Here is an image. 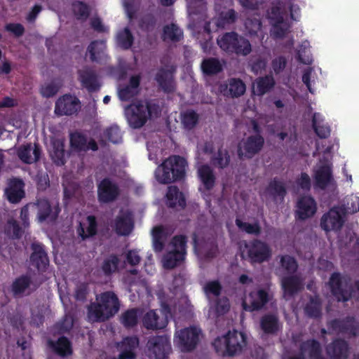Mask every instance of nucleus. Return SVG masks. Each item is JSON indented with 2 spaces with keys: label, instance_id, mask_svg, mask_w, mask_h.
<instances>
[{
  "label": "nucleus",
  "instance_id": "9d476101",
  "mask_svg": "<svg viewBox=\"0 0 359 359\" xmlns=\"http://www.w3.org/2000/svg\"><path fill=\"white\" fill-rule=\"evenodd\" d=\"M327 326L331 331L346 334L349 337H355L359 334V325H356L355 318L353 316L331 320L327 322Z\"/></svg>",
  "mask_w": 359,
  "mask_h": 359
},
{
  "label": "nucleus",
  "instance_id": "7c9ffc66",
  "mask_svg": "<svg viewBox=\"0 0 359 359\" xmlns=\"http://www.w3.org/2000/svg\"><path fill=\"white\" fill-rule=\"evenodd\" d=\"M142 324L147 330H161L167 326L168 320L165 318H160L156 311L150 310L144 314Z\"/></svg>",
  "mask_w": 359,
  "mask_h": 359
},
{
  "label": "nucleus",
  "instance_id": "052dcab7",
  "mask_svg": "<svg viewBox=\"0 0 359 359\" xmlns=\"http://www.w3.org/2000/svg\"><path fill=\"white\" fill-rule=\"evenodd\" d=\"M89 292V284L86 282H81L76 285L74 297L76 301L84 302L86 301Z\"/></svg>",
  "mask_w": 359,
  "mask_h": 359
},
{
  "label": "nucleus",
  "instance_id": "7ed1b4c3",
  "mask_svg": "<svg viewBox=\"0 0 359 359\" xmlns=\"http://www.w3.org/2000/svg\"><path fill=\"white\" fill-rule=\"evenodd\" d=\"M159 113L158 104L147 100H138L126 108L128 121L133 128H142L149 118L158 116Z\"/></svg>",
  "mask_w": 359,
  "mask_h": 359
},
{
  "label": "nucleus",
  "instance_id": "412c9836",
  "mask_svg": "<svg viewBox=\"0 0 359 359\" xmlns=\"http://www.w3.org/2000/svg\"><path fill=\"white\" fill-rule=\"evenodd\" d=\"M31 250L32 252L29 257L30 264L39 271L45 270L49 264V259L44 245L41 243L34 242L31 244Z\"/></svg>",
  "mask_w": 359,
  "mask_h": 359
},
{
  "label": "nucleus",
  "instance_id": "bb28decb",
  "mask_svg": "<svg viewBox=\"0 0 359 359\" xmlns=\"http://www.w3.org/2000/svg\"><path fill=\"white\" fill-rule=\"evenodd\" d=\"M34 205L38 210L37 218L39 222H43L48 219L54 222L57 218L59 209L56 208L55 211L53 212L50 202L47 199H37Z\"/></svg>",
  "mask_w": 359,
  "mask_h": 359
},
{
  "label": "nucleus",
  "instance_id": "774afa93",
  "mask_svg": "<svg viewBox=\"0 0 359 359\" xmlns=\"http://www.w3.org/2000/svg\"><path fill=\"white\" fill-rule=\"evenodd\" d=\"M139 90H134L133 88L126 85L122 88H118V95L121 101H129L130 99L136 96Z\"/></svg>",
  "mask_w": 359,
  "mask_h": 359
},
{
  "label": "nucleus",
  "instance_id": "f8f14e48",
  "mask_svg": "<svg viewBox=\"0 0 359 359\" xmlns=\"http://www.w3.org/2000/svg\"><path fill=\"white\" fill-rule=\"evenodd\" d=\"M149 355L154 359H167L171 350L169 339L166 336H154L147 344Z\"/></svg>",
  "mask_w": 359,
  "mask_h": 359
},
{
  "label": "nucleus",
  "instance_id": "f3484780",
  "mask_svg": "<svg viewBox=\"0 0 359 359\" xmlns=\"http://www.w3.org/2000/svg\"><path fill=\"white\" fill-rule=\"evenodd\" d=\"M69 144L72 150L76 152L98 150L97 143L94 139L90 138L88 141L87 136L78 131L70 133Z\"/></svg>",
  "mask_w": 359,
  "mask_h": 359
},
{
  "label": "nucleus",
  "instance_id": "cd10ccee",
  "mask_svg": "<svg viewBox=\"0 0 359 359\" xmlns=\"http://www.w3.org/2000/svg\"><path fill=\"white\" fill-rule=\"evenodd\" d=\"M299 350L302 353H308L309 359H327L323 355L320 343L315 339H307L301 343Z\"/></svg>",
  "mask_w": 359,
  "mask_h": 359
},
{
  "label": "nucleus",
  "instance_id": "aec40b11",
  "mask_svg": "<svg viewBox=\"0 0 359 359\" xmlns=\"http://www.w3.org/2000/svg\"><path fill=\"white\" fill-rule=\"evenodd\" d=\"M116 233L119 236H128L134 228L133 216L130 211L121 210L114 223Z\"/></svg>",
  "mask_w": 359,
  "mask_h": 359
},
{
  "label": "nucleus",
  "instance_id": "6e6d98bb",
  "mask_svg": "<svg viewBox=\"0 0 359 359\" xmlns=\"http://www.w3.org/2000/svg\"><path fill=\"white\" fill-rule=\"evenodd\" d=\"M5 231L13 239H19L24 233V230L20 226L18 222L13 218L8 219Z\"/></svg>",
  "mask_w": 359,
  "mask_h": 359
},
{
  "label": "nucleus",
  "instance_id": "338daca9",
  "mask_svg": "<svg viewBox=\"0 0 359 359\" xmlns=\"http://www.w3.org/2000/svg\"><path fill=\"white\" fill-rule=\"evenodd\" d=\"M156 24V19L151 13L144 15L140 21V27L142 30L152 31Z\"/></svg>",
  "mask_w": 359,
  "mask_h": 359
},
{
  "label": "nucleus",
  "instance_id": "13d9d810",
  "mask_svg": "<svg viewBox=\"0 0 359 359\" xmlns=\"http://www.w3.org/2000/svg\"><path fill=\"white\" fill-rule=\"evenodd\" d=\"M74 318L69 314H66L61 320L55 323L54 329L59 334H64L69 332L73 327Z\"/></svg>",
  "mask_w": 359,
  "mask_h": 359
},
{
  "label": "nucleus",
  "instance_id": "c9c22d12",
  "mask_svg": "<svg viewBox=\"0 0 359 359\" xmlns=\"http://www.w3.org/2000/svg\"><path fill=\"white\" fill-rule=\"evenodd\" d=\"M167 205L170 208H175L177 205L182 208L186 206V200L182 192L180 191L176 186L168 187L167 194Z\"/></svg>",
  "mask_w": 359,
  "mask_h": 359
},
{
  "label": "nucleus",
  "instance_id": "49530a36",
  "mask_svg": "<svg viewBox=\"0 0 359 359\" xmlns=\"http://www.w3.org/2000/svg\"><path fill=\"white\" fill-rule=\"evenodd\" d=\"M320 114L319 113H314L312 117V127L317 135L320 139H325L330 135V128L327 125L321 124L323 119L320 120Z\"/></svg>",
  "mask_w": 359,
  "mask_h": 359
},
{
  "label": "nucleus",
  "instance_id": "b1692460",
  "mask_svg": "<svg viewBox=\"0 0 359 359\" xmlns=\"http://www.w3.org/2000/svg\"><path fill=\"white\" fill-rule=\"evenodd\" d=\"M25 183L19 178H12L8 180V187L5 189L8 201L11 203H19L25 196Z\"/></svg>",
  "mask_w": 359,
  "mask_h": 359
},
{
  "label": "nucleus",
  "instance_id": "f704fd0d",
  "mask_svg": "<svg viewBox=\"0 0 359 359\" xmlns=\"http://www.w3.org/2000/svg\"><path fill=\"white\" fill-rule=\"evenodd\" d=\"M139 344V339L135 337H128L122 341L121 351L118 359H135L136 354L135 348Z\"/></svg>",
  "mask_w": 359,
  "mask_h": 359
},
{
  "label": "nucleus",
  "instance_id": "39448f33",
  "mask_svg": "<svg viewBox=\"0 0 359 359\" xmlns=\"http://www.w3.org/2000/svg\"><path fill=\"white\" fill-rule=\"evenodd\" d=\"M286 13L285 3L280 0L272 1L267 10V18L272 27L271 34L275 39H284L290 31L291 24L284 20Z\"/></svg>",
  "mask_w": 359,
  "mask_h": 359
},
{
  "label": "nucleus",
  "instance_id": "37998d69",
  "mask_svg": "<svg viewBox=\"0 0 359 359\" xmlns=\"http://www.w3.org/2000/svg\"><path fill=\"white\" fill-rule=\"evenodd\" d=\"M306 316L313 319L320 318L322 316V302L318 297H311L304 307Z\"/></svg>",
  "mask_w": 359,
  "mask_h": 359
},
{
  "label": "nucleus",
  "instance_id": "8fccbe9b",
  "mask_svg": "<svg viewBox=\"0 0 359 359\" xmlns=\"http://www.w3.org/2000/svg\"><path fill=\"white\" fill-rule=\"evenodd\" d=\"M118 46L123 50H128L134 42V37L128 27L120 30L116 35Z\"/></svg>",
  "mask_w": 359,
  "mask_h": 359
},
{
  "label": "nucleus",
  "instance_id": "ddd939ff",
  "mask_svg": "<svg viewBox=\"0 0 359 359\" xmlns=\"http://www.w3.org/2000/svg\"><path fill=\"white\" fill-rule=\"evenodd\" d=\"M329 285L332 295L338 302H346L353 296V288L351 285L344 287L339 273H333L329 280Z\"/></svg>",
  "mask_w": 359,
  "mask_h": 359
},
{
  "label": "nucleus",
  "instance_id": "09e8293b",
  "mask_svg": "<svg viewBox=\"0 0 359 359\" xmlns=\"http://www.w3.org/2000/svg\"><path fill=\"white\" fill-rule=\"evenodd\" d=\"M163 32L164 41L169 39L172 42H179L183 37V32L174 23L164 26Z\"/></svg>",
  "mask_w": 359,
  "mask_h": 359
},
{
  "label": "nucleus",
  "instance_id": "6ab92c4d",
  "mask_svg": "<svg viewBox=\"0 0 359 359\" xmlns=\"http://www.w3.org/2000/svg\"><path fill=\"white\" fill-rule=\"evenodd\" d=\"M317 211L316 201L311 196H301L297 203L295 217L299 220H306L312 217Z\"/></svg>",
  "mask_w": 359,
  "mask_h": 359
},
{
  "label": "nucleus",
  "instance_id": "864d4df0",
  "mask_svg": "<svg viewBox=\"0 0 359 359\" xmlns=\"http://www.w3.org/2000/svg\"><path fill=\"white\" fill-rule=\"evenodd\" d=\"M120 259L116 255L111 254L106 257L101 266L104 274L107 276L111 275L118 270Z\"/></svg>",
  "mask_w": 359,
  "mask_h": 359
},
{
  "label": "nucleus",
  "instance_id": "f03ea898",
  "mask_svg": "<svg viewBox=\"0 0 359 359\" xmlns=\"http://www.w3.org/2000/svg\"><path fill=\"white\" fill-rule=\"evenodd\" d=\"M187 162L184 157L178 155L170 156L157 167L155 170L156 180L162 184H168L181 181L186 176Z\"/></svg>",
  "mask_w": 359,
  "mask_h": 359
},
{
  "label": "nucleus",
  "instance_id": "3c124183",
  "mask_svg": "<svg viewBox=\"0 0 359 359\" xmlns=\"http://www.w3.org/2000/svg\"><path fill=\"white\" fill-rule=\"evenodd\" d=\"M181 121L185 130L194 129L198 123L199 116L193 109H187L181 114Z\"/></svg>",
  "mask_w": 359,
  "mask_h": 359
},
{
  "label": "nucleus",
  "instance_id": "5fc2aeb1",
  "mask_svg": "<svg viewBox=\"0 0 359 359\" xmlns=\"http://www.w3.org/2000/svg\"><path fill=\"white\" fill-rule=\"evenodd\" d=\"M238 15L236 11L230 8L225 12H222L217 20V25L219 27H225L227 25H232L236 22Z\"/></svg>",
  "mask_w": 359,
  "mask_h": 359
},
{
  "label": "nucleus",
  "instance_id": "5701e85b",
  "mask_svg": "<svg viewBox=\"0 0 359 359\" xmlns=\"http://www.w3.org/2000/svg\"><path fill=\"white\" fill-rule=\"evenodd\" d=\"M349 350L348 343L341 338L334 339L325 347L326 353L330 359H347Z\"/></svg>",
  "mask_w": 359,
  "mask_h": 359
},
{
  "label": "nucleus",
  "instance_id": "de8ad7c7",
  "mask_svg": "<svg viewBox=\"0 0 359 359\" xmlns=\"http://www.w3.org/2000/svg\"><path fill=\"white\" fill-rule=\"evenodd\" d=\"M226 88H228L229 95L231 97H241L246 90L245 83L241 79L237 78L228 79Z\"/></svg>",
  "mask_w": 359,
  "mask_h": 359
},
{
  "label": "nucleus",
  "instance_id": "a18cd8bd",
  "mask_svg": "<svg viewBox=\"0 0 359 359\" xmlns=\"http://www.w3.org/2000/svg\"><path fill=\"white\" fill-rule=\"evenodd\" d=\"M282 287L284 292L293 295L301 289V280L297 276H289L283 278Z\"/></svg>",
  "mask_w": 359,
  "mask_h": 359
},
{
  "label": "nucleus",
  "instance_id": "473e14b6",
  "mask_svg": "<svg viewBox=\"0 0 359 359\" xmlns=\"http://www.w3.org/2000/svg\"><path fill=\"white\" fill-rule=\"evenodd\" d=\"M86 220L88 222V226L86 229L81 222H79L76 229L77 234L82 241L93 237L97 233L98 224L95 216L88 215L86 217Z\"/></svg>",
  "mask_w": 359,
  "mask_h": 359
},
{
  "label": "nucleus",
  "instance_id": "4be33fe9",
  "mask_svg": "<svg viewBox=\"0 0 359 359\" xmlns=\"http://www.w3.org/2000/svg\"><path fill=\"white\" fill-rule=\"evenodd\" d=\"M79 81L81 86L90 93L97 92L100 90L102 84L97 73L92 69L78 71Z\"/></svg>",
  "mask_w": 359,
  "mask_h": 359
},
{
  "label": "nucleus",
  "instance_id": "1a4fd4ad",
  "mask_svg": "<svg viewBox=\"0 0 359 359\" xmlns=\"http://www.w3.org/2000/svg\"><path fill=\"white\" fill-rule=\"evenodd\" d=\"M97 187V200L100 203H112L116 201L121 195L118 184L109 177L103 178Z\"/></svg>",
  "mask_w": 359,
  "mask_h": 359
},
{
  "label": "nucleus",
  "instance_id": "dca6fc26",
  "mask_svg": "<svg viewBox=\"0 0 359 359\" xmlns=\"http://www.w3.org/2000/svg\"><path fill=\"white\" fill-rule=\"evenodd\" d=\"M344 223V218L342 212L337 208H332L322 216L320 227L326 232L337 231L341 229Z\"/></svg>",
  "mask_w": 359,
  "mask_h": 359
},
{
  "label": "nucleus",
  "instance_id": "72a5a7b5",
  "mask_svg": "<svg viewBox=\"0 0 359 359\" xmlns=\"http://www.w3.org/2000/svg\"><path fill=\"white\" fill-rule=\"evenodd\" d=\"M152 247L156 253L161 252L164 248L167 239V232L165 228L161 226H156L151 231Z\"/></svg>",
  "mask_w": 359,
  "mask_h": 359
},
{
  "label": "nucleus",
  "instance_id": "a211bd4d",
  "mask_svg": "<svg viewBox=\"0 0 359 359\" xmlns=\"http://www.w3.org/2000/svg\"><path fill=\"white\" fill-rule=\"evenodd\" d=\"M175 67L171 66L170 69L161 67L158 69L154 79L158 83L160 89L165 93H171L175 90V82L174 79V74Z\"/></svg>",
  "mask_w": 359,
  "mask_h": 359
},
{
  "label": "nucleus",
  "instance_id": "e2e57ef3",
  "mask_svg": "<svg viewBox=\"0 0 359 359\" xmlns=\"http://www.w3.org/2000/svg\"><path fill=\"white\" fill-rule=\"evenodd\" d=\"M104 135L109 142L114 144H118L121 142V133L117 126H111L107 128L104 130Z\"/></svg>",
  "mask_w": 359,
  "mask_h": 359
},
{
  "label": "nucleus",
  "instance_id": "79ce46f5",
  "mask_svg": "<svg viewBox=\"0 0 359 359\" xmlns=\"http://www.w3.org/2000/svg\"><path fill=\"white\" fill-rule=\"evenodd\" d=\"M185 256L177 250L169 251L163 257V266L166 269H172L184 262Z\"/></svg>",
  "mask_w": 359,
  "mask_h": 359
},
{
  "label": "nucleus",
  "instance_id": "f257e3e1",
  "mask_svg": "<svg viewBox=\"0 0 359 359\" xmlns=\"http://www.w3.org/2000/svg\"><path fill=\"white\" fill-rule=\"evenodd\" d=\"M98 302H93L88 308V316L94 322H104L118 313L120 302L112 291H106L97 298Z\"/></svg>",
  "mask_w": 359,
  "mask_h": 359
},
{
  "label": "nucleus",
  "instance_id": "69168bd1",
  "mask_svg": "<svg viewBox=\"0 0 359 359\" xmlns=\"http://www.w3.org/2000/svg\"><path fill=\"white\" fill-rule=\"evenodd\" d=\"M280 265L289 273H294L298 268L296 259L290 255H285L280 257Z\"/></svg>",
  "mask_w": 359,
  "mask_h": 359
},
{
  "label": "nucleus",
  "instance_id": "58836bf2",
  "mask_svg": "<svg viewBox=\"0 0 359 359\" xmlns=\"http://www.w3.org/2000/svg\"><path fill=\"white\" fill-rule=\"evenodd\" d=\"M140 316L138 309H129L122 313L120 317V323L126 329H133L137 325Z\"/></svg>",
  "mask_w": 359,
  "mask_h": 359
},
{
  "label": "nucleus",
  "instance_id": "0e129e2a",
  "mask_svg": "<svg viewBox=\"0 0 359 359\" xmlns=\"http://www.w3.org/2000/svg\"><path fill=\"white\" fill-rule=\"evenodd\" d=\"M32 146L30 144H27L20 146L17 150V155L18 158L23 163L26 164H31L33 163V159L31 156Z\"/></svg>",
  "mask_w": 359,
  "mask_h": 359
},
{
  "label": "nucleus",
  "instance_id": "603ef678",
  "mask_svg": "<svg viewBox=\"0 0 359 359\" xmlns=\"http://www.w3.org/2000/svg\"><path fill=\"white\" fill-rule=\"evenodd\" d=\"M105 48L104 41H93L88 46V53L92 62H99Z\"/></svg>",
  "mask_w": 359,
  "mask_h": 359
},
{
  "label": "nucleus",
  "instance_id": "e433bc0d",
  "mask_svg": "<svg viewBox=\"0 0 359 359\" xmlns=\"http://www.w3.org/2000/svg\"><path fill=\"white\" fill-rule=\"evenodd\" d=\"M53 149L50 157L57 165H64L66 163L65 142L61 139H55L52 142Z\"/></svg>",
  "mask_w": 359,
  "mask_h": 359
},
{
  "label": "nucleus",
  "instance_id": "4d7b16f0",
  "mask_svg": "<svg viewBox=\"0 0 359 359\" xmlns=\"http://www.w3.org/2000/svg\"><path fill=\"white\" fill-rule=\"evenodd\" d=\"M73 11L77 20H86L90 13L89 6L83 1H78L72 4Z\"/></svg>",
  "mask_w": 359,
  "mask_h": 359
},
{
  "label": "nucleus",
  "instance_id": "0eeeda50",
  "mask_svg": "<svg viewBox=\"0 0 359 359\" xmlns=\"http://www.w3.org/2000/svg\"><path fill=\"white\" fill-rule=\"evenodd\" d=\"M249 262L252 264H262L271 257V249L268 243L255 238L245 245Z\"/></svg>",
  "mask_w": 359,
  "mask_h": 359
},
{
  "label": "nucleus",
  "instance_id": "423d86ee",
  "mask_svg": "<svg viewBox=\"0 0 359 359\" xmlns=\"http://www.w3.org/2000/svg\"><path fill=\"white\" fill-rule=\"evenodd\" d=\"M219 47L229 54L248 55L252 50L248 39L235 32H225L217 39Z\"/></svg>",
  "mask_w": 359,
  "mask_h": 359
},
{
  "label": "nucleus",
  "instance_id": "2eb2a0df",
  "mask_svg": "<svg viewBox=\"0 0 359 359\" xmlns=\"http://www.w3.org/2000/svg\"><path fill=\"white\" fill-rule=\"evenodd\" d=\"M81 107L79 98L70 94L60 97L55 102V113L58 116H70L76 114Z\"/></svg>",
  "mask_w": 359,
  "mask_h": 359
},
{
  "label": "nucleus",
  "instance_id": "20e7f679",
  "mask_svg": "<svg viewBox=\"0 0 359 359\" xmlns=\"http://www.w3.org/2000/svg\"><path fill=\"white\" fill-rule=\"evenodd\" d=\"M247 344V338L243 332L229 331L222 337H217L212 342L216 353L222 356H234L241 353Z\"/></svg>",
  "mask_w": 359,
  "mask_h": 359
},
{
  "label": "nucleus",
  "instance_id": "4468645a",
  "mask_svg": "<svg viewBox=\"0 0 359 359\" xmlns=\"http://www.w3.org/2000/svg\"><path fill=\"white\" fill-rule=\"evenodd\" d=\"M269 301L268 292L264 289H259L257 291H251L246 299L243 301L242 306L246 311H257L262 310Z\"/></svg>",
  "mask_w": 359,
  "mask_h": 359
},
{
  "label": "nucleus",
  "instance_id": "a878e982",
  "mask_svg": "<svg viewBox=\"0 0 359 359\" xmlns=\"http://www.w3.org/2000/svg\"><path fill=\"white\" fill-rule=\"evenodd\" d=\"M47 344L53 353L62 358L73 353L72 342L65 336L60 337L56 341L49 339Z\"/></svg>",
  "mask_w": 359,
  "mask_h": 359
},
{
  "label": "nucleus",
  "instance_id": "2f4dec72",
  "mask_svg": "<svg viewBox=\"0 0 359 359\" xmlns=\"http://www.w3.org/2000/svg\"><path fill=\"white\" fill-rule=\"evenodd\" d=\"M266 191L275 201L278 200L281 202L283 201L287 194L284 182L278 177H274L269 182L266 187Z\"/></svg>",
  "mask_w": 359,
  "mask_h": 359
},
{
  "label": "nucleus",
  "instance_id": "bf43d9fd",
  "mask_svg": "<svg viewBox=\"0 0 359 359\" xmlns=\"http://www.w3.org/2000/svg\"><path fill=\"white\" fill-rule=\"evenodd\" d=\"M236 225L242 231H245L248 234L259 236L261 233V227L257 222L250 224L248 222H243L240 219H236Z\"/></svg>",
  "mask_w": 359,
  "mask_h": 359
},
{
  "label": "nucleus",
  "instance_id": "c03bdc74",
  "mask_svg": "<svg viewBox=\"0 0 359 359\" xmlns=\"http://www.w3.org/2000/svg\"><path fill=\"white\" fill-rule=\"evenodd\" d=\"M231 158L229 151L222 147L210 158L212 165L219 169L228 167Z\"/></svg>",
  "mask_w": 359,
  "mask_h": 359
},
{
  "label": "nucleus",
  "instance_id": "6e6552de",
  "mask_svg": "<svg viewBox=\"0 0 359 359\" xmlns=\"http://www.w3.org/2000/svg\"><path fill=\"white\" fill-rule=\"evenodd\" d=\"M201 335V330L200 328L191 326L180 331L176 337V342L182 352H191L197 347Z\"/></svg>",
  "mask_w": 359,
  "mask_h": 359
},
{
  "label": "nucleus",
  "instance_id": "4c0bfd02",
  "mask_svg": "<svg viewBox=\"0 0 359 359\" xmlns=\"http://www.w3.org/2000/svg\"><path fill=\"white\" fill-rule=\"evenodd\" d=\"M201 69L204 75L213 76L223 70V65L218 58L208 57L202 60Z\"/></svg>",
  "mask_w": 359,
  "mask_h": 359
},
{
  "label": "nucleus",
  "instance_id": "ea45409f",
  "mask_svg": "<svg viewBox=\"0 0 359 359\" xmlns=\"http://www.w3.org/2000/svg\"><path fill=\"white\" fill-rule=\"evenodd\" d=\"M253 93L259 96H262L270 91L275 86V81L272 76L259 77L254 83Z\"/></svg>",
  "mask_w": 359,
  "mask_h": 359
},
{
  "label": "nucleus",
  "instance_id": "c85d7f7f",
  "mask_svg": "<svg viewBox=\"0 0 359 359\" xmlns=\"http://www.w3.org/2000/svg\"><path fill=\"white\" fill-rule=\"evenodd\" d=\"M259 327L265 334H276L280 330L279 319L273 313H266L260 318Z\"/></svg>",
  "mask_w": 359,
  "mask_h": 359
},
{
  "label": "nucleus",
  "instance_id": "a19ab883",
  "mask_svg": "<svg viewBox=\"0 0 359 359\" xmlns=\"http://www.w3.org/2000/svg\"><path fill=\"white\" fill-rule=\"evenodd\" d=\"M32 284V280L29 274H23L16 278L12 285L11 290L15 297L20 296L25 293Z\"/></svg>",
  "mask_w": 359,
  "mask_h": 359
},
{
  "label": "nucleus",
  "instance_id": "9b49d317",
  "mask_svg": "<svg viewBox=\"0 0 359 359\" xmlns=\"http://www.w3.org/2000/svg\"><path fill=\"white\" fill-rule=\"evenodd\" d=\"M264 145V138L262 135H251L243 142L242 147H238L237 154L239 159L244 158L250 159L258 154Z\"/></svg>",
  "mask_w": 359,
  "mask_h": 359
},
{
  "label": "nucleus",
  "instance_id": "c756f323",
  "mask_svg": "<svg viewBox=\"0 0 359 359\" xmlns=\"http://www.w3.org/2000/svg\"><path fill=\"white\" fill-rule=\"evenodd\" d=\"M197 176L207 191L212 190L216 183V176L213 169L208 164H203L197 169Z\"/></svg>",
  "mask_w": 359,
  "mask_h": 359
},
{
  "label": "nucleus",
  "instance_id": "393cba45",
  "mask_svg": "<svg viewBox=\"0 0 359 359\" xmlns=\"http://www.w3.org/2000/svg\"><path fill=\"white\" fill-rule=\"evenodd\" d=\"M315 187L325 190L334 182L332 170L329 165H320L314 173Z\"/></svg>",
  "mask_w": 359,
  "mask_h": 359
},
{
  "label": "nucleus",
  "instance_id": "680f3d73",
  "mask_svg": "<svg viewBox=\"0 0 359 359\" xmlns=\"http://www.w3.org/2000/svg\"><path fill=\"white\" fill-rule=\"evenodd\" d=\"M187 237L185 235L174 236L170 241V245L174 250H177L183 255H187Z\"/></svg>",
  "mask_w": 359,
  "mask_h": 359
}]
</instances>
